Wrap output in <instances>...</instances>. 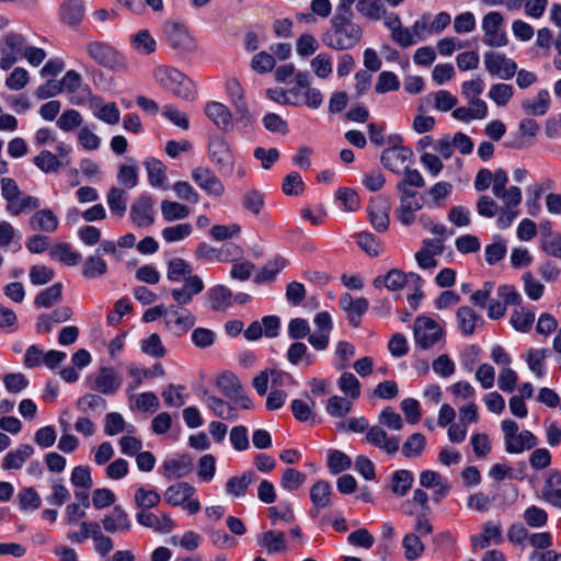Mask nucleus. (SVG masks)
Here are the masks:
<instances>
[{
  "label": "nucleus",
  "instance_id": "obj_1",
  "mask_svg": "<svg viewBox=\"0 0 561 561\" xmlns=\"http://www.w3.org/2000/svg\"><path fill=\"white\" fill-rule=\"evenodd\" d=\"M352 8L345 11L336 9L330 21V27L322 35V43L335 50H347L362 39V27L352 21Z\"/></svg>",
  "mask_w": 561,
  "mask_h": 561
},
{
  "label": "nucleus",
  "instance_id": "obj_2",
  "mask_svg": "<svg viewBox=\"0 0 561 561\" xmlns=\"http://www.w3.org/2000/svg\"><path fill=\"white\" fill-rule=\"evenodd\" d=\"M415 347L422 351L443 347L446 343V330L443 322L428 316H419L413 323Z\"/></svg>",
  "mask_w": 561,
  "mask_h": 561
},
{
  "label": "nucleus",
  "instance_id": "obj_3",
  "mask_svg": "<svg viewBox=\"0 0 561 561\" xmlns=\"http://www.w3.org/2000/svg\"><path fill=\"white\" fill-rule=\"evenodd\" d=\"M154 81L174 96L183 100H192L195 95L193 81L176 68L158 66L152 72Z\"/></svg>",
  "mask_w": 561,
  "mask_h": 561
},
{
  "label": "nucleus",
  "instance_id": "obj_4",
  "mask_svg": "<svg viewBox=\"0 0 561 561\" xmlns=\"http://www.w3.org/2000/svg\"><path fill=\"white\" fill-rule=\"evenodd\" d=\"M27 39L24 35L10 32L0 39V68L10 69L21 58H24Z\"/></svg>",
  "mask_w": 561,
  "mask_h": 561
},
{
  "label": "nucleus",
  "instance_id": "obj_5",
  "mask_svg": "<svg viewBox=\"0 0 561 561\" xmlns=\"http://www.w3.org/2000/svg\"><path fill=\"white\" fill-rule=\"evenodd\" d=\"M208 157L217 171L231 175L234 169V156L229 144L220 136H213L208 144Z\"/></svg>",
  "mask_w": 561,
  "mask_h": 561
},
{
  "label": "nucleus",
  "instance_id": "obj_6",
  "mask_svg": "<svg viewBox=\"0 0 561 561\" xmlns=\"http://www.w3.org/2000/svg\"><path fill=\"white\" fill-rule=\"evenodd\" d=\"M88 55L99 65L115 71H124L127 64L124 57L105 43L92 42L87 45Z\"/></svg>",
  "mask_w": 561,
  "mask_h": 561
},
{
  "label": "nucleus",
  "instance_id": "obj_7",
  "mask_svg": "<svg viewBox=\"0 0 561 561\" xmlns=\"http://www.w3.org/2000/svg\"><path fill=\"white\" fill-rule=\"evenodd\" d=\"M162 31L165 41L173 49L184 53L196 49V42L184 25L176 22H167Z\"/></svg>",
  "mask_w": 561,
  "mask_h": 561
},
{
  "label": "nucleus",
  "instance_id": "obj_8",
  "mask_svg": "<svg viewBox=\"0 0 561 561\" xmlns=\"http://www.w3.org/2000/svg\"><path fill=\"white\" fill-rule=\"evenodd\" d=\"M413 151L402 145H393L381 152L380 161L389 171L401 174L413 161Z\"/></svg>",
  "mask_w": 561,
  "mask_h": 561
},
{
  "label": "nucleus",
  "instance_id": "obj_9",
  "mask_svg": "<svg viewBox=\"0 0 561 561\" xmlns=\"http://www.w3.org/2000/svg\"><path fill=\"white\" fill-rule=\"evenodd\" d=\"M503 16L500 12H489L482 19V30L484 32L483 42L490 47H501L506 45L507 38L502 30Z\"/></svg>",
  "mask_w": 561,
  "mask_h": 561
},
{
  "label": "nucleus",
  "instance_id": "obj_10",
  "mask_svg": "<svg viewBox=\"0 0 561 561\" xmlns=\"http://www.w3.org/2000/svg\"><path fill=\"white\" fill-rule=\"evenodd\" d=\"M89 382L92 390L112 396L121 388L122 378L113 367H101Z\"/></svg>",
  "mask_w": 561,
  "mask_h": 561
},
{
  "label": "nucleus",
  "instance_id": "obj_11",
  "mask_svg": "<svg viewBox=\"0 0 561 561\" xmlns=\"http://www.w3.org/2000/svg\"><path fill=\"white\" fill-rule=\"evenodd\" d=\"M192 180L208 195L221 197L225 185L217 174L207 167H197L192 170Z\"/></svg>",
  "mask_w": 561,
  "mask_h": 561
},
{
  "label": "nucleus",
  "instance_id": "obj_12",
  "mask_svg": "<svg viewBox=\"0 0 561 561\" xmlns=\"http://www.w3.org/2000/svg\"><path fill=\"white\" fill-rule=\"evenodd\" d=\"M391 204L385 196H377L371 199L368 207V218L373 228L378 232H385L389 228Z\"/></svg>",
  "mask_w": 561,
  "mask_h": 561
},
{
  "label": "nucleus",
  "instance_id": "obj_13",
  "mask_svg": "<svg viewBox=\"0 0 561 561\" xmlns=\"http://www.w3.org/2000/svg\"><path fill=\"white\" fill-rule=\"evenodd\" d=\"M366 442L388 455H394L400 448V437L388 435L386 430L380 425H374L368 428L365 436Z\"/></svg>",
  "mask_w": 561,
  "mask_h": 561
},
{
  "label": "nucleus",
  "instance_id": "obj_14",
  "mask_svg": "<svg viewBox=\"0 0 561 561\" xmlns=\"http://www.w3.org/2000/svg\"><path fill=\"white\" fill-rule=\"evenodd\" d=\"M484 66L491 75L504 80L511 79L517 70V65L514 60L496 53L484 54Z\"/></svg>",
  "mask_w": 561,
  "mask_h": 561
},
{
  "label": "nucleus",
  "instance_id": "obj_15",
  "mask_svg": "<svg viewBox=\"0 0 561 561\" xmlns=\"http://www.w3.org/2000/svg\"><path fill=\"white\" fill-rule=\"evenodd\" d=\"M421 283L422 278L417 274H405L397 268L390 270L383 278L377 277L374 279L376 288L386 286L389 290H399L408 284L420 285Z\"/></svg>",
  "mask_w": 561,
  "mask_h": 561
},
{
  "label": "nucleus",
  "instance_id": "obj_16",
  "mask_svg": "<svg viewBox=\"0 0 561 561\" xmlns=\"http://www.w3.org/2000/svg\"><path fill=\"white\" fill-rule=\"evenodd\" d=\"M240 249L239 247L234 244H227L221 247L220 249H217L210 244H207L205 242L199 243L197 245V249L195 251V256L197 260L204 261V262H214L219 261L224 262L229 259L232 254H239Z\"/></svg>",
  "mask_w": 561,
  "mask_h": 561
},
{
  "label": "nucleus",
  "instance_id": "obj_17",
  "mask_svg": "<svg viewBox=\"0 0 561 561\" xmlns=\"http://www.w3.org/2000/svg\"><path fill=\"white\" fill-rule=\"evenodd\" d=\"M102 526L107 533H127L131 529V520L127 512L121 506L115 505L110 514L105 515Z\"/></svg>",
  "mask_w": 561,
  "mask_h": 561
},
{
  "label": "nucleus",
  "instance_id": "obj_18",
  "mask_svg": "<svg viewBox=\"0 0 561 561\" xmlns=\"http://www.w3.org/2000/svg\"><path fill=\"white\" fill-rule=\"evenodd\" d=\"M204 289V283L197 275L188 276L182 288H174L171 290V296L176 302L178 308L190 304L193 296L198 295Z\"/></svg>",
  "mask_w": 561,
  "mask_h": 561
},
{
  "label": "nucleus",
  "instance_id": "obj_19",
  "mask_svg": "<svg viewBox=\"0 0 561 561\" xmlns=\"http://www.w3.org/2000/svg\"><path fill=\"white\" fill-rule=\"evenodd\" d=\"M130 218L138 227H149L153 224V203L149 196H140L130 208Z\"/></svg>",
  "mask_w": 561,
  "mask_h": 561
},
{
  "label": "nucleus",
  "instance_id": "obj_20",
  "mask_svg": "<svg viewBox=\"0 0 561 561\" xmlns=\"http://www.w3.org/2000/svg\"><path fill=\"white\" fill-rule=\"evenodd\" d=\"M541 493L546 502L561 508V471L550 470L547 473Z\"/></svg>",
  "mask_w": 561,
  "mask_h": 561
},
{
  "label": "nucleus",
  "instance_id": "obj_21",
  "mask_svg": "<svg viewBox=\"0 0 561 561\" xmlns=\"http://www.w3.org/2000/svg\"><path fill=\"white\" fill-rule=\"evenodd\" d=\"M30 228L34 231L53 233L57 230L59 220L51 209L37 210L28 221Z\"/></svg>",
  "mask_w": 561,
  "mask_h": 561
},
{
  "label": "nucleus",
  "instance_id": "obj_22",
  "mask_svg": "<svg viewBox=\"0 0 561 561\" xmlns=\"http://www.w3.org/2000/svg\"><path fill=\"white\" fill-rule=\"evenodd\" d=\"M168 309L169 313L164 316V322L165 327L170 330L180 329L185 331L195 324V317L187 309L178 308L175 306H171Z\"/></svg>",
  "mask_w": 561,
  "mask_h": 561
},
{
  "label": "nucleus",
  "instance_id": "obj_23",
  "mask_svg": "<svg viewBox=\"0 0 561 561\" xmlns=\"http://www.w3.org/2000/svg\"><path fill=\"white\" fill-rule=\"evenodd\" d=\"M168 309L169 313L164 316V322L165 327L170 330L180 329L185 331L195 324V317L187 309L178 308L175 306H171Z\"/></svg>",
  "mask_w": 561,
  "mask_h": 561
},
{
  "label": "nucleus",
  "instance_id": "obj_24",
  "mask_svg": "<svg viewBox=\"0 0 561 561\" xmlns=\"http://www.w3.org/2000/svg\"><path fill=\"white\" fill-rule=\"evenodd\" d=\"M206 116L221 130H229L232 127L230 111L219 102H209L205 106Z\"/></svg>",
  "mask_w": 561,
  "mask_h": 561
},
{
  "label": "nucleus",
  "instance_id": "obj_25",
  "mask_svg": "<svg viewBox=\"0 0 561 561\" xmlns=\"http://www.w3.org/2000/svg\"><path fill=\"white\" fill-rule=\"evenodd\" d=\"M550 107V94L548 90H540L536 96L527 98L522 102V108L527 115L543 116Z\"/></svg>",
  "mask_w": 561,
  "mask_h": 561
},
{
  "label": "nucleus",
  "instance_id": "obj_26",
  "mask_svg": "<svg viewBox=\"0 0 561 561\" xmlns=\"http://www.w3.org/2000/svg\"><path fill=\"white\" fill-rule=\"evenodd\" d=\"M332 489L329 482L318 481L310 489V500L313 504L312 516H317L320 508H325L331 504Z\"/></svg>",
  "mask_w": 561,
  "mask_h": 561
},
{
  "label": "nucleus",
  "instance_id": "obj_27",
  "mask_svg": "<svg viewBox=\"0 0 561 561\" xmlns=\"http://www.w3.org/2000/svg\"><path fill=\"white\" fill-rule=\"evenodd\" d=\"M210 309L225 311L232 306V291L224 285H216L207 291Z\"/></svg>",
  "mask_w": 561,
  "mask_h": 561
},
{
  "label": "nucleus",
  "instance_id": "obj_28",
  "mask_svg": "<svg viewBox=\"0 0 561 561\" xmlns=\"http://www.w3.org/2000/svg\"><path fill=\"white\" fill-rule=\"evenodd\" d=\"M33 454L34 448L31 445H21L19 448L9 451L4 456L2 460V468L4 470H20Z\"/></svg>",
  "mask_w": 561,
  "mask_h": 561
},
{
  "label": "nucleus",
  "instance_id": "obj_29",
  "mask_svg": "<svg viewBox=\"0 0 561 561\" xmlns=\"http://www.w3.org/2000/svg\"><path fill=\"white\" fill-rule=\"evenodd\" d=\"M257 543L268 553H280L287 550V541L282 531L267 530L259 537Z\"/></svg>",
  "mask_w": 561,
  "mask_h": 561
},
{
  "label": "nucleus",
  "instance_id": "obj_30",
  "mask_svg": "<svg viewBox=\"0 0 561 561\" xmlns=\"http://www.w3.org/2000/svg\"><path fill=\"white\" fill-rule=\"evenodd\" d=\"M195 493V488L187 482H180L170 485L164 492V501L170 505L178 506L184 504Z\"/></svg>",
  "mask_w": 561,
  "mask_h": 561
},
{
  "label": "nucleus",
  "instance_id": "obj_31",
  "mask_svg": "<svg viewBox=\"0 0 561 561\" xmlns=\"http://www.w3.org/2000/svg\"><path fill=\"white\" fill-rule=\"evenodd\" d=\"M423 207L420 199L400 201L399 206L394 210L397 220L404 227H410L416 219V213Z\"/></svg>",
  "mask_w": 561,
  "mask_h": 561
},
{
  "label": "nucleus",
  "instance_id": "obj_32",
  "mask_svg": "<svg viewBox=\"0 0 561 561\" xmlns=\"http://www.w3.org/2000/svg\"><path fill=\"white\" fill-rule=\"evenodd\" d=\"M91 110L94 115L110 124L115 125L119 122L121 113L115 103L103 104L100 98L91 100Z\"/></svg>",
  "mask_w": 561,
  "mask_h": 561
},
{
  "label": "nucleus",
  "instance_id": "obj_33",
  "mask_svg": "<svg viewBox=\"0 0 561 561\" xmlns=\"http://www.w3.org/2000/svg\"><path fill=\"white\" fill-rule=\"evenodd\" d=\"M204 402L217 417L232 421L238 419L236 409L218 397L209 396L205 392Z\"/></svg>",
  "mask_w": 561,
  "mask_h": 561
},
{
  "label": "nucleus",
  "instance_id": "obj_34",
  "mask_svg": "<svg viewBox=\"0 0 561 561\" xmlns=\"http://www.w3.org/2000/svg\"><path fill=\"white\" fill-rule=\"evenodd\" d=\"M456 318L459 329L465 335H472L481 319L474 310L468 306H462L457 310Z\"/></svg>",
  "mask_w": 561,
  "mask_h": 561
},
{
  "label": "nucleus",
  "instance_id": "obj_35",
  "mask_svg": "<svg viewBox=\"0 0 561 561\" xmlns=\"http://www.w3.org/2000/svg\"><path fill=\"white\" fill-rule=\"evenodd\" d=\"M84 3L82 0H69L61 7V19L68 25L79 24L84 16Z\"/></svg>",
  "mask_w": 561,
  "mask_h": 561
},
{
  "label": "nucleus",
  "instance_id": "obj_36",
  "mask_svg": "<svg viewBox=\"0 0 561 561\" xmlns=\"http://www.w3.org/2000/svg\"><path fill=\"white\" fill-rule=\"evenodd\" d=\"M538 445V438L527 430H524L516 434V436L510 442L506 451L508 454H520L524 450L531 449Z\"/></svg>",
  "mask_w": 561,
  "mask_h": 561
},
{
  "label": "nucleus",
  "instance_id": "obj_37",
  "mask_svg": "<svg viewBox=\"0 0 561 561\" xmlns=\"http://www.w3.org/2000/svg\"><path fill=\"white\" fill-rule=\"evenodd\" d=\"M39 205L41 203L37 197L20 193L18 198H14L7 204V210L12 216H19L22 213L37 209Z\"/></svg>",
  "mask_w": 561,
  "mask_h": 561
},
{
  "label": "nucleus",
  "instance_id": "obj_38",
  "mask_svg": "<svg viewBox=\"0 0 561 561\" xmlns=\"http://www.w3.org/2000/svg\"><path fill=\"white\" fill-rule=\"evenodd\" d=\"M53 260L60 261L68 266H76L81 262V255L72 251L69 243H58L49 250Z\"/></svg>",
  "mask_w": 561,
  "mask_h": 561
},
{
  "label": "nucleus",
  "instance_id": "obj_39",
  "mask_svg": "<svg viewBox=\"0 0 561 561\" xmlns=\"http://www.w3.org/2000/svg\"><path fill=\"white\" fill-rule=\"evenodd\" d=\"M148 181L153 187H163L167 181V168L158 159L150 158L145 161Z\"/></svg>",
  "mask_w": 561,
  "mask_h": 561
},
{
  "label": "nucleus",
  "instance_id": "obj_40",
  "mask_svg": "<svg viewBox=\"0 0 561 561\" xmlns=\"http://www.w3.org/2000/svg\"><path fill=\"white\" fill-rule=\"evenodd\" d=\"M227 92L234 104L236 111L241 115V118L250 119L249 108L243 100V89L237 80L227 82Z\"/></svg>",
  "mask_w": 561,
  "mask_h": 561
},
{
  "label": "nucleus",
  "instance_id": "obj_41",
  "mask_svg": "<svg viewBox=\"0 0 561 561\" xmlns=\"http://www.w3.org/2000/svg\"><path fill=\"white\" fill-rule=\"evenodd\" d=\"M130 44L134 49L141 55H150L156 50V39L148 30H140L130 35Z\"/></svg>",
  "mask_w": 561,
  "mask_h": 561
},
{
  "label": "nucleus",
  "instance_id": "obj_42",
  "mask_svg": "<svg viewBox=\"0 0 561 561\" xmlns=\"http://www.w3.org/2000/svg\"><path fill=\"white\" fill-rule=\"evenodd\" d=\"M254 479L255 473L253 471H247L242 476L232 477L226 483V492L236 497L242 496Z\"/></svg>",
  "mask_w": 561,
  "mask_h": 561
},
{
  "label": "nucleus",
  "instance_id": "obj_43",
  "mask_svg": "<svg viewBox=\"0 0 561 561\" xmlns=\"http://www.w3.org/2000/svg\"><path fill=\"white\" fill-rule=\"evenodd\" d=\"M161 214L164 220L176 221L187 218L190 208L184 204L164 199L161 202Z\"/></svg>",
  "mask_w": 561,
  "mask_h": 561
},
{
  "label": "nucleus",
  "instance_id": "obj_44",
  "mask_svg": "<svg viewBox=\"0 0 561 561\" xmlns=\"http://www.w3.org/2000/svg\"><path fill=\"white\" fill-rule=\"evenodd\" d=\"M163 474L168 479L182 478L191 470V462L186 458L167 459L163 465Z\"/></svg>",
  "mask_w": 561,
  "mask_h": 561
},
{
  "label": "nucleus",
  "instance_id": "obj_45",
  "mask_svg": "<svg viewBox=\"0 0 561 561\" xmlns=\"http://www.w3.org/2000/svg\"><path fill=\"white\" fill-rule=\"evenodd\" d=\"M216 387L228 399L236 397L238 391L242 388L237 376L228 371H225L217 377Z\"/></svg>",
  "mask_w": 561,
  "mask_h": 561
},
{
  "label": "nucleus",
  "instance_id": "obj_46",
  "mask_svg": "<svg viewBox=\"0 0 561 561\" xmlns=\"http://www.w3.org/2000/svg\"><path fill=\"white\" fill-rule=\"evenodd\" d=\"M161 501V496L154 490H147L142 486L138 488L134 495V502L138 511L150 510L156 507Z\"/></svg>",
  "mask_w": 561,
  "mask_h": 561
},
{
  "label": "nucleus",
  "instance_id": "obj_47",
  "mask_svg": "<svg viewBox=\"0 0 561 561\" xmlns=\"http://www.w3.org/2000/svg\"><path fill=\"white\" fill-rule=\"evenodd\" d=\"M62 285L56 283L36 295L34 305L37 308H49L61 299Z\"/></svg>",
  "mask_w": 561,
  "mask_h": 561
},
{
  "label": "nucleus",
  "instance_id": "obj_48",
  "mask_svg": "<svg viewBox=\"0 0 561 561\" xmlns=\"http://www.w3.org/2000/svg\"><path fill=\"white\" fill-rule=\"evenodd\" d=\"M107 272V264L106 262L96 255H90L84 260L83 266H82V275L85 278H98L103 276Z\"/></svg>",
  "mask_w": 561,
  "mask_h": 561
},
{
  "label": "nucleus",
  "instance_id": "obj_49",
  "mask_svg": "<svg viewBox=\"0 0 561 561\" xmlns=\"http://www.w3.org/2000/svg\"><path fill=\"white\" fill-rule=\"evenodd\" d=\"M134 427L126 426L125 420L122 414L117 412H110L104 419V433L108 436H114L123 432L131 433Z\"/></svg>",
  "mask_w": 561,
  "mask_h": 561
},
{
  "label": "nucleus",
  "instance_id": "obj_50",
  "mask_svg": "<svg viewBox=\"0 0 561 561\" xmlns=\"http://www.w3.org/2000/svg\"><path fill=\"white\" fill-rule=\"evenodd\" d=\"M107 205L111 211L123 217L127 209V194L118 187H112L107 193Z\"/></svg>",
  "mask_w": 561,
  "mask_h": 561
},
{
  "label": "nucleus",
  "instance_id": "obj_51",
  "mask_svg": "<svg viewBox=\"0 0 561 561\" xmlns=\"http://www.w3.org/2000/svg\"><path fill=\"white\" fill-rule=\"evenodd\" d=\"M391 490L398 496H404L411 489L413 476L408 470H397L392 474Z\"/></svg>",
  "mask_w": 561,
  "mask_h": 561
},
{
  "label": "nucleus",
  "instance_id": "obj_52",
  "mask_svg": "<svg viewBox=\"0 0 561 561\" xmlns=\"http://www.w3.org/2000/svg\"><path fill=\"white\" fill-rule=\"evenodd\" d=\"M168 278L173 282H180L182 278L185 280L192 275L191 265L180 257L172 259L168 264Z\"/></svg>",
  "mask_w": 561,
  "mask_h": 561
},
{
  "label": "nucleus",
  "instance_id": "obj_53",
  "mask_svg": "<svg viewBox=\"0 0 561 561\" xmlns=\"http://www.w3.org/2000/svg\"><path fill=\"white\" fill-rule=\"evenodd\" d=\"M337 385L340 390L352 400L360 396V383L352 373H343L339 378Z\"/></svg>",
  "mask_w": 561,
  "mask_h": 561
},
{
  "label": "nucleus",
  "instance_id": "obj_54",
  "mask_svg": "<svg viewBox=\"0 0 561 561\" xmlns=\"http://www.w3.org/2000/svg\"><path fill=\"white\" fill-rule=\"evenodd\" d=\"M425 444V436L421 433H414L402 445V454L407 458L419 457L423 453Z\"/></svg>",
  "mask_w": 561,
  "mask_h": 561
},
{
  "label": "nucleus",
  "instance_id": "obj_55",
  "mask_svg": "<svg viewBox=\"0 0 561 561\" xmlns=\"http://www.w3.org/2000/svg\"><path fill=\"white\" fill-rule=\"evenodd\" d=\"M427 100L434 103V107L442 112H447L454 108L458 100L449 91L439 90L427 95Z\"/></svg>",
  "mask_w": 561,
  "mask_h": 561
},
{
  "label": "nucleus",
  "instance_id": "obj_56",
  "mask_svg": "<svg viewBox=\"0 0 561 561\" xmlns=\"http://www.w3.org/2000/svg\"><path fill=\"white\" fill-rule=\"evenodd\" d=\"M59 83L61 92L66 91L68 94L70 92H82V94H87V85L82 84L81 76L76 70H68Z\"/></svg>",
  "mask_w": 561,
  "mask_h": 561
},
{
  "label": "nucleus",
  "instance_id": "obj_57",
  "mask_svg": "<svg viewBox=\"0 0 561 561\" xmlns=\"http://www.w3.org/2000/svg\"><path fill=\"white\" fill-rule=\"evenodd\" d=\"M385 9L381 3L373 0H359L356 2L358 13L373 21L380 20L385 13Z\"/></svg>",
  "mask_w": 561,
  "mask_h": 561
},
{
  "label": "nucleus",
  "instance_id": "obj_58",
  "mask_svg": "<svg viewBox=\"0 0 561 561\" xmlns=\"http://www.w3.org/2000/svg\"><path fill=\"white\" fill-rule=\"evenodd\" d=\"M192 231V225L185 222L167 227L162 230L161 234L167 242L171 243L186 239L188 236H191Z\"/></svg>",
  "mask_w": 561,
  "mask_h": 561
},
{
  "label": "nucleus",
  "instance_id": "obj_59",
  "mask_svg": "<svg viewBox=\"0 0 561 561\" xmlns=\"http://www.w3.org/2000/svg\"><path fill=\"white\" fill-rule=\"evenodd\" d=\"M402 546L404 548V556L410 561L419 558L424 551V545L421 541L420 536L414 533L405 535Z\"/></svg>",
  "mask_w": 561,
  "mask_h": 561
},
{
  "label": "nucleus",
  "instance_id": "obj_60",
  "mask_svg": "<svg viewBox=\"0 0 561 561\" xmlns=\"http://www.w3.org/2000/svg\"><path fill=\"white\" fill-rule=\"evenodd\" d=\"M549 354L547 348L529 350L527 353L528 367L539 378L543 376V363Z\"/></svg>",
  "mask_w": 561,
  "mask_h": 561
},
{
  "label": "nucleus",
  "instance_id": "obj_61",
  "mask_svg": "<svg viewBox=\"0 0 561 561\" xmlns=\"http://www.w3.org/2000/svg\"><path fill=\"white\" fill-rule=\"evenodd\" d=\"M276 65L275 57L267 51H260L251 59V69L256 73L271 72Z\"/></svg>",
  "mask_w": 561,
  "mask_h": 561
},
{
  "label": "nucleus",
  "instance_id": "obj_62",
  "mask_svg": "<svg viewBox=\"0 0 561 561\" xmlns=\"http://www.w3.org/2000/svg\"><path fill=\"white\" fill-rule=\"evenodd\" d=\"M514 89L511 84L496 83L489 91V98L499 106H505L512 99Z\"/></svg>",
  "mask_w": 561,
  "mask_h": 561
},
{
  "label": "nucleus",
  "instance_id": "obj_63",
  "mask_svg": "<svg viewBox=\"0 0 561 561\" xmlns=\"http://www.w3.org/2000/svg\"><path fill=\"white\" fill-rule=\"evenodd\" d=\"M141 351L154 358H161L167 353V350L157 333H151L147 339L142 340Z\"/></svg>",
  "mask_w": 561,
  "mask_h": 561
},
{
  "label": "nucleus",
  "instance_id": "obj_64",
  "mask_svg": "<svg viewBox=\"0 0 561 561\" xmlns=\"http://www.w3.org/2000/svg\"><path fill=\"white\" fill-rule=\"evenodd\" d=\"M19 503L24 511H35L39 508L42 500L34 488H24L18 494Z\"/></svg>",
  "mask_w": 561,
  "mask_h": 561
}]
</instances>
